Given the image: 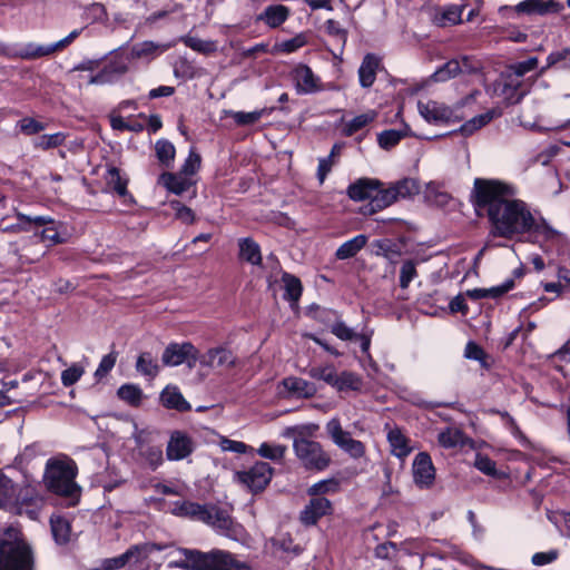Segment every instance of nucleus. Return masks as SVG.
I'll list each match as a JSON object with an SVG mask.
<instances>
[{
  "instance_id": "72a5a7b5",
  "label": "nucleus",
  "mask_w": 570,
  "mask_h": 570,
  "mask_svg": "<svg viewBox=\"0 0 570 570\" xmlns=\"http://www.w3.org/2000/svg\"><path fill=\"white\" fill-rule=\"evenodd\" d=\"M127 72L126 65H108L99 73L89 79L90 85H106L114 82L119 76Z\"/></svg>"
},
{
  "instance_id": "9d476101",
  "label": "nucleus",
  "mask_w": 570,
  "mask_h": 570,
  "mask_svg": "<svg viewBox=\"0 0 570 570\" xmlns=\"http://www.w3.org/2000/svg\"><path fill=\"white\" fill-rule=\"evenodd\" d=\"M204 522L232 539H238L243 534V527L235 523L227 511L215 505L208 508Z\"/></svg>"
},
{
  "instance_id": "4c0bfd02",
  "label": "nucleus",
  "mask_w": 570,
  "mask_h": 570,
  "mask_svg": "<svg viewBox=\"0 0 570 570\" xmlns=\"http://www.w3.org/2000/svg\"><path fill=\"white\" fill-rule=\"evenodd\" d=\"M18 502L17 487L10 479L0 474V507L8 508Z\"/></svg>"
},
{
  "instance_id": "338daca9",
  "label": "nucleus",
  "mask_w": 570,
  "mask_h": 570,
  "mask_svg": "<svg viewBox=\"0 0 570 570\" xmlns=\"http://www.w3.org/2000/svg\"><path fill=\"white\" fill-rule=\"evenodd\" d=\"M117 356H118V354L115 351H111L109 354L105 355L101 358V361L95 372V376L98 379L106 376L115 366Z\"/></svg>"
},
{
  "instance_id": "ea45409f",
  "label": "nucleus",
  "mask_w": 570,
  "mask_h": 570,
  "mask_svg": "<svg viewBox=\"0 0 570 570\" xmlns=\"http://www.w3.org/2000/svg\"><path fill=\"white\" fill-rule=\"evenodd\" d=\"M462 73V67L459 59H452L436 69L432 78L436 82H445Z\"/></svg>"
},
{
  "instance_id": "2f4dec72",
  "label": "nucleus",
  "mask_w": 570,
  "mask_h": 570,
  "mask_svg": "<svg viewBox=\"0 0 570 570\" xmlns=\"http://www.w3.org/2000/svg\"><path fill=\"white\" fill-rule=\"evenodd\" d=\"M282 384L286 391L296 396L311 397L315 393L314 385L301 377H286L283 380Z\"/></svg>"
},
{
  "instance_id": "ddd939ff",
  "label": "nucleus",
  "mask_w": 570,
  "mask_h": 570,
  "mask_svg": "<svg viewBox=\"0 0 570 570\" xmlns=\"http://www.w3.org/2000/svg\"><path fill=\"white\" fill-rule=\"evenodd\" d=\"M291 78L299 95H311L323 89L320 77L306 65L299 63L295 66L291 72Z\"/></svg>"
},
{
  "instance_id": "b1692460",
  "label": "nucleus",
  "mask_w": 570,
  "mask_h": 570,
  "mask_svg": "<svg viewBox=\"0 0 570 570\" xmlns=\"http://www.w3.org/2000/svg\"><path fill=\"white\" fill-rule=\"evenodd\" d=\"M395 202V194L391 186L386 189H380V187H376L372 200L364 206L363 214L372 215L391 206Z\"/></svg>"
},
{
  "instance_id": "49530a36",
  "label": "nucleus",
  "mask_w": 570,
  "mask_h": 570,
  "mask_svg": "<svg viewBox=\"0 0 570 570\" xmlns=\"http://www.w3.org/2000/svg\"><path fill=\"white\" fill-rule=\"evenodd\" d=\"M306 36L303 33L296 35L294 38L284 40L282 42L276 43L273 47V53H292L301 49L306 45Z\"/></svg>"
},
{
  "instance_id": "dca6fc26",
  "label": "nucleus",
  "mask_w": 570,
  "mask_h": 570,
  "mask_svg": "<svg viewBox=\"0 0 570 570\" xmlns=\"http://www.w3.org/2000/svg\"><path fill=\"white\" fill-rule=\"evenodd\" d=\"M194 450V443L190 436L181 431L171 433L167 444L166 454L171 461H178L187 458Z\"/></svg>"
},
{
  "instance_id": "09e8293b",
  "label": "nucleus",
  "mask_w": 570,
  "mask_h": 570,
  "mask_svg": "<svg viewBox=\"0 0 570 570\" xmlns=\"http://www.w3.org/2000/svg\"><path fill=\"white\" fill-rule=\"evenodd\" d=\"M287 451V446L283 444H271L267 442H264L259 445L257 449L258 455H261L264 459H268L272 461H281L285 456V453Z\"/></svg>"
},
{
  "instance_id": "7c9ffc66",
  "label": "nucleus",
  "mask_w": 570,
  "mask_h": 570,
  "mask_svg": "<svg viewBox=\"0 0 570 570\" xmlns=\"http://www.w3.org/2000/svg\"><path fill=\"white\" fill-rule=\"evenodd\" d=\"M161 548L154 543H141L131 546L122 554L127 564H138L147 560L149 554L154 550H160Z\"/></svg>"
},
{
  "instance_id": "9b49d317",
  "label": "nucleus",
  "mask_w": 570,
  "mask_h": 570,
  "mask_svg": "<svg viewBox=\"0 0 570 570\" xmlns=\"http://www.w3.org/2000/svg\"><path fill=\"white\" fill-rule=\"evenodd\" d=\"M272 476L273 468L266 462H256L247 471L236 473L237 480L253 492L264 490Z\"/></svg>"
},
{
  "instance_id": "f8f14e48",
  "label": "nucleus",
  "mask_w": 570,
  "mask_h": 570,
  "mask_svg": "<svg viewBox=\"0 0 570 570\" xmlns=\"http://www.w3.org/2000/svg\"><path fill=\"white\" fill-rule=\"evenodd\" d=\"M237 357L226 346L208 348L204 354L198 353V363L203 367L228 371L236 365Z\"/></svg>"
},
{
  "instance_id": "4be33fe9",
  "label": "nucleus",
  "mask_w": 570,
  "mask_h": 570,
  "mask_svg": "<svg viewBox=\"0 0 570 570\" xmlns=\"http://www.w3.org/2000/svg\"><path fill=\"white\" fill-rule=\"evenodd\" d=\"M386 438L391 446V453L394 456L405 459L412 452L410 440L399 428H390Z\"/></svg>"
},
{
  "instance_id": "c9c22d12",
  "label": "nucleus",
  "mask_w": 570,
  "mask_h": 570,
  "mask_svg": "<svg viewBox=\"0 0 570 570\" xmlns=\"http://www.w3.org/2000/svg\"><path fill=\"white\" fill-rule=\"evenodd\" d=\"M51 532L55 541L58 544H66L70 540L71 527L66 518L60 515L51 517L50 519Z\"/></svg>"
},
{
  "instance_id": "8fccbe9b",
  "label": "nucleus",
  "mask_w": 570,
  "mask_h": 570,
  "mask_svg": "<svg viewBox=\"0 0 570 570\" xmlns=\"http://www.w3.org/2000/svg\"><path fill=\"white\" fill-rule=\"evenodd\" d=\"M312 379L321 380L334 387L336 384L337 372L333 365L314 366L308 371Z\"/></svg>"
},
{
  "instance_id": "473e14b6",
  "label": "nucleus",
  "mask_w": 570,
  "mask_h": 570,
  "mask_svg": "<svg viewBox=\"0 0 570 570\" xmlns=\"http://www.w3.org/2000/svg\"><path fill=\"white\" fill-rule=\"evenodd\" d=\"M284 286V299L288 301L292 306H295L302 295L303 286L301 281L292 274L284 273L282 276Z\"/></svg>"
},
{
  "instance_id": "423d86ee",
  "label": "nucleus",
  "mask_w": 570,
  "mask_h": 570,
  "mask_svg": "<svg viewBox=\"0 0 570 570\" xmlns=\"http://www.w3.org/2000/svg\"><path fill=\"white\" fill-rule=\"evenodd\" d=\"M325 429L332 442L352 459L357 460L365 455L366 449L364 443L353 439L351 433L342 428L338 419H331L326 423Z\"/></svg>"
},
{
  "instance_id": "e2e57ef3",
  "label": "nucleus",
  "mask_w": 570,
  "mask_h": 570,
  "mask_svg": "<svg viewBox=\"0 0 570 570\" xmlns=\"http://www.w3.org/2000/svg\"><path fill=\"white\" fill-rule=\"evenodd\" d=\"M340 483L335 479H326L314 483L308 488L307 492L309 495H316V498L321 494L336 492L338 490Z\"/></svg>"
},
{
  "instance_id": "f704fd0d",
  "label": "nucleus",
  "mask_w": 570,
  "mask_h": 570,
  "mask_svg": "<svg viewBox=\"0 0 570 570\" xmlns=\"http://www.w3.org/2000/svg\"><path fill=\"white\" fill-rule=\"evenodd\" d=\"M367 243L365 235H356L355 237L343 243L336 250L337 259H347L354 257Z\"/></svg>"
},
{
  "instance_id": "6e6d98bb",
  "label": "nucleus",
  "mask_w": 570,
  "mask_h": 570,
  "mask_svg": "<svg viewBox=\"0 0 570 570\" xmlns=\"http://www.w3.org/2000/svg\"><path fill=\"white\" fill-rule=\"evenodd\" d=\"M530 232H532L535 237L542 238L543 240H554L560 236V233L550 226L544 219L537 222L534 217Z\"/></svg>"
},
{
  "instance_id": "6e6552de",
  "label": "nucleus",
  "mask_w": 570,
  "mask_h": 570,
  "mask_svg": "<svg viewBox=\"0 0 570 570\" xmlns=\"http://www.w3.org/2000/svg\"><path fill=\"white\" fill-rule=\"evenodd\" d=\"M460 106L450 107L435 100L419 101L417 110L420 115L428 121L433 124L439 122H455L462 119L459 115Z\"/></svg>"
},
{
  "instance_id": "13d9d810",
  "label": "nucleus",
  "mask_w": 570,
  "mask_h": 570,
  "mask_svg": "<svg viewBox=\"0 0 570 570\" xmlns=\"http://www.w3.org/2000/svg\"><path fill=\"white\" fill-rule=\"evenodd\" d=\"M226 115L232 117L238 126H248L257 122L264 115V110H255L249 112L229 110L226 111Z\"/></svg>"
},
{
  "instance_id": "58836bf2",
  "label": "nucleus",
  "mask_w": 570,
  "mask_h": 570,
  "mask_svg": "<svg viewBox=\"0 0 570 570\" xmlns=\"http://www.w3.org/2000/svg\"><path fill=\"white\" fill-rule=\"evenodd\" d=\"M155 153L160 164L167 168L173 166L176 156L175 146L167 139H159L155 144Z\"/></svg>"
},
{
  "instance_id": "4468645a",
  "label": "nucleus",
  "mask_w": 570,
  "mask_h": 570,
  "mask_svg": "<svg viewBox=\"0 0 570 570\" xmlns=\"http://www.w3.org/2000/svg\"><path fill=\"white\" fill-rule=\"evenodd\" d=\"M413 481L420 489H430L435 481V468L426 452H420L412 463Z\"/></svg>"
},
{
  "instance_id": "de8ad7c7",
  "label": "nucleus",
  "mask_w": 570,
  "mask_h": 570,
  "mask_svg": "<svg viewBox=\"0 0 570 570\" xmlns=\"http://www.w3.org/2000/svg\"><path fill=\"white\" fill-rule=\"evenodd\" d=\"M66 138V134L61 131L50 135H41L35 139L33 146L36 148L47 150L63 145Z\"/></svg>"
},
{
  "instance_id": "0eeeda50",
  "label": "nucleus",
  "mask_w": 570,
  "mask_h": 570,
  "mask_svg": "<svg viewBox=\"0 0 570 570\" xmlns=\"http://www.w3.org/2000/svg\"><path fill=\"white\" fill-rule=\"evenodd\" d=\"M198 352L190 342L170 343L163 352L161 362L166 366H178L185 363L191 370L198 362Z\"/></svg>"
},
{
  "instance_id": "052dcab7",
  "label": "nucleus",
  "mask_w": 570,
  "mask_h": 570,
  "mask_svg": "<svg viewBox=\"0 0 570 570\" xmlns=\"http://www.w3.org/2000/svg\"><path fill=\"white\" fill-rule=\"evenodd\" d=\"M200 164H202L200 155L194 148H191L189 150V155L185 159L179 173L181 175L186 176L187 178H189V176L195 175L199 170Z\"/></svg>"
},
{
  "instance_id": "39448f33",
  "label": "nucleus",
  "mask_w": 570,
  "mask_h": 570,
  "mask_svg": "<svg viewBox=\"0 0 570 570\" xmlns=\"http://www.w3.org/2000/svg\"><path fill=\"white\" fill-rule=\"evenodd\" d=\"M309 438L295 440L293 444L294 453L305 470L323 471L331 464V456L320 442Z\"/></svg>"
},
{
  "instance_id": "412c9836",
  "label": "nucleus",
  "mask_w": 570,
  "mask_h": 570,
  "mask_svg": "<svg viewBox=\"0 0 570 570\" xmlns=\"http://www.w3.org/2000/svg\"><path fill=\"white\" fill-rule=\"evenodd\" d=\"M380 181L376 179L361 178L348 186L347 195L355 202L372 200L376 187H380Z\"/></svg>"
},
{
  "instance_id": "4d7b16f0",
  "label": "nucleus",
  "mask_w": 570,
  "mask_h": 570,
  "mask_svg": "<svg viewBox=\"0 0 570 570\" xmlns=\"http://www.w3.org/2000/svg\"><path fill=\"white\" fill-rule=\"evenodd\" d=\"M407 135V129L396 130L390 129L381 132L377 141L381 148L391 149L400 142V140Z\"/></svg>"
},
{
  "instance_id": "20e7f679",
  "label": "nucleus",
  "mask_w": 570,
  "mask_h": 570,
  "mask_svg": "<svg viewBox=\"0 0 570 570\" xmlns=\"http://www.w3.org/2000/svg\"><path fill=\"white\" fill-rule=\"evenodd\" d=\"M7 538L0 539V570H33V554L30 547L14 529Z\"/></svg>"
},
{
  "instance_id": "c03bdc74",
  "label": "nucleus",
  "mask_w": 570,
  "mask_h": 570,
  "mask_svg": "<svg viewBox=\"0 0 570 570\" xmlns=\"http://www.w3.org/2000/svg\"><path fill=\"white\" fill-rule=\"evenodd\" d=\"M317 430L318 425L314 423L287 426L286 429L283 430L282 436L286 439H293L294 443L295 440L307 439L308 436H313Z\"/></svg>"
},
{
  "instance_id": "393cba45",
  "label": "nucleus",
  "mask_w": 570,
  "mask_h": 570,
  "mask_svg": "<svg viewBox=\"0 0 570 570\" xmlns=\"http://www.w3.org/2000/svg\"><path fill=\"white\" fill-rule=\"evenodd\" d=\"M158 184L175 195H181L193 185L190 178H187L180 173H163L158 178Z\"/></svg>"
},
{
  "instance_id": "a878e982",
  "label": "nucleus",
  "mask_w": 570,
  "mask_h": 570,
  "mask_svg": "<svg viewBox=\"0 0 570 570\" xmlns=\"http://www.w3.org/2000/svg\"><path fill=\"white\" fill-rule=\"evenodd\" d=\"M161 404L167 409H174L179 412L190 410V404L185 400L176 386H167L160 394Z\"/></svg>"
},
{
  "instance_id": "cd10ccee",
  "label": "nucleus",
  "mask_w": 570,
  "mask_h": 570,
  "mask_svg": "<svg viewBox=\"0 0 570 570\" xmlns=\"http://www.w3.org/2000/svg\"><path fill=\"white\" fill-rule=\"evenodd\" d=\"M376 117L377 112L375 110H367L361 115L355 116L351 120H345L343 118V134L347 137L352 136L373 122Z\"/></svg>"
},
{
  "instance_id": "37998d69",
  "label": "nucleus",
  "mask_w": 570,
  "mask_h": 570,
  "mask_svg": "<svg viewBox=\"0 0 570 570\" xmlns=\"http://www.w3.org/2000/svg\"><path fill=\"white\" fill-rule=\"evenodd\" d=\"M136 370L142 375L154 379L159 373V365L150 353L142 352L137 358Z\"/></svg>"
},
{
  "instance_id": "bf43d9fd",
  "label": "nucleus",
  "mask_w": 570,
  "mask_h": 570,
  "mask_svg": "<svg viewBox=\"0 0 570 570\" xmlns=\"http://www.w3.org/2000/svg\"><path fill=\"white\" fill-rule=\"evenodd\" d=\"M117 394H118L119 399H121L122 401H126L127 403H129L131 405L139 404L141 396H142L141 390L137 385H134V384L121 385L118 389Z\"/></svg>"
},
{
  "instance_id": "603ef678",
  "label": "nucleus",
  "mask_w": 570,
  "mask_h": 570,
  "mask_svg": "<svg viewBox=\"0 0 570 570\" xmlns=\"http://www.w3.org/2000/svg\"><path fill=\"white\" fill-rule=\"evenodd\" d=\"M362 380L358 375L344 371L341 374H337L336 377V384H334V387L338 391L344 390H354L357 391L361 389Z\"/></svg>"
},
{
  "instance_id": "79ce46f5",
  "label": "nucleus",
  "mask_w": 570,
  "mask_h": 570,
  "mask_svg": "<svg viewBox=\"0 0 570 570\" xmlns=\"http://www.w3.org/2000/svg\"><path fill=\"white\" fill-rule=\"evenodd\" d=\"M498 115L499 112L495 110H489L482 115H478L463 124L460 128V131L465 136L472 135L475 130L489 124Z\"/></svg>"
},
{
  "instance_id": "f3484780",
  "label": "nucleus",
  "mask_w": 570,
  "mask_h": 570,
  "mask_svg": "<svg viewBox=\"0 0 570 570\" xmlns=\"http://www.w3.org/2000/svg\"><path fill=\"white\" fill-rule=\"evenodd\" d=\"M79 35H80L79 30H73L63 39H61L52 45H49V46H37V45L30 43L23 48V50L21 51V57L24 59H35V58L49 56V55L69 46Z\"/></svg>"
},
{
  "instance_id": "a211bd4d",
  "label": "nucleus",
  "mask_w": 570,
  "mask_h": 570,
  "mask_svg": "<svg viewBox=\"0 0 570 570\" xmlns=\"http://www.w3.org/2000/svg\"><path fill=\"white\" fill-rule=\"evenodd\" d=\"M14 212L17 217V223L6 226H0V229L3 233L18 234L22 232H30L32 226H45L48 224H53V219L48 216H27L20 212H17L14 208L11 209Z\"/></svg>"
},
{
  "instance_id": "f257e3e1",
  "label": "nucleus",
  "mask_w": 570,
  "mask_h": 570,
  "mask_svg": "<svg viewBox=\"0 0 570 570\" xmlns=\"http://www.w3.org/2000/svg\"><path fill=\"white\" fill-rule=\"evenodd\" d=\"M474 194L476 206L487 210L494 236L512 238L530 233L533 215L523 200L515 198L514 186L500 180L476 178Z\"/></svg>"
},
{
  "instance_id": "e433bc0d",
  "label": "nucleus",
  "mask_w": 570,
  "mask_h": 570,
  "mask_svg": "<svg viewBox=\"0 0 570 570\" xmlns=\"http://www.w3.org/2000/svg\"><path fill=\"white\" fill-rule=\"evenodd\" d=\"M239 256L242 259L253 264L259 265L262 262V254L259 245L252 238L239 239Z\"/></svg>"
},
{
  "instance_id": "680f3d73",
  "label": "nucleus",
  "mask_w": 570,
  "mask_h": 570,
  "mask_svg": "<svg viewBox=\"0 0 570 570\" xmlns=\"http://www.w3.org/2000/svg\"><path fill=\"white\" fill-rule=\"evenodd\" d=\"M559 63L563 68L570 67V47L551 52L547 57V66L541 69V72H544L546 69Z\"/></svg>"
},
{
  "instance_id": "774afa93",
  "label": "nucleus",
  "mask_w": 570,
  "mask_h": 570,
  "mask_svg": "<svg viewBox=\"0 0 570 570\" xmlns=\"http://www.w3.org/2000/svg\"><path fill=\"white\" fill-rule=\"evenodd\" d=\"M18 126L24 135H36L46 129V125L30 117L22 118Z\"/></svg>"
},
{
  "instance_id": "c85d7f7f",
  "label": "nucleus",
  "mask_w": 570,
  "mask_h": 570,
  "mask_svg": "<svg viewBox=\"0 0 570 570\" xmlns=\"http://www.w3.org/2000/svg\"><path fill=\"white\" fill-rule=\"evenodd\" d=\"M379 59L374 55H366L358 69L360 83L364 88L371 87L376 78Z\"/></svg>"
},
{
  "instance_id": "0e129e2a",
  "label": "nucleus",
  "mask_w": 570,
  "mask_h": 570,
  "mask_svg": "<svg viewBox=\"0 0 570 570\" xmlns=\"http://www.w3.org/2000/svg\"><path fill=\"white\" fill-rule=\"evenodd\" d=\"M538 58L531 57L528 60L517 62L514 65H511L507 68L512 75H514L517 78L522 79V77L534 70L538 66Z\"/></svg>"
},
{
  "instance_id": "5701e85b",
  "label": "nucleus",
  "mask_w": 570,
  "mask_h": 570,
  "mask_svg": "<svg viewBox=\"0 0 570 570\" xmlns=\"http://www.w3.org/2000/svg\"><path fill=\"white\" fill-rule=\"evenodd\" d=\"M171 47L170 43H157L154 41H142L135 43L130 49V55L136 59H154Z\"/></svg>"
},
{
  "instance_id": "f03ea898",
  "label": "nucleus",
  "mask_w": 570,
  "mask_h": 570,
  "mask_svg": "<svg viewBox=\"0 0 570 570\" xmlns=\"http://www.w3.org/2000/svg\"><path fill=\"white\" fill-rule=\"evenodd\" d=\"M185 559L169 562L171 568L193 570H253L247 563L236 559L232 553L224 550H212L200 552L198 550H179Z\"/></svg>"
},
{
  "instance_id": "a19ab883",
  "label": "nucleus",
  "mask_w": 570,
  "mask_h": 570,
  "mask_svg": "<svg viewBox=\"0 0 570 570\" xmlns=\"http://www.w3.org/2000/svg\"><path fill=\"white\" fill-rule=\"evenodd\" d=\"M513 287V281H509L501 286H494L491 288H474L466 291L465 295L472 299H480L484 297H499Z\"/></svg>"
},
{
  "instance_id": "2eb2a0df",
  "label": "nucleus",
  "mask_w": 570,
  "mask_h": 570,
  "mask_svg": "<svg viewBox=\"0 0 570 570\" xmlns=\"http://www.w3.org/2000/svg\"><path fill=\"white\" fill-rule=\"evenodd\" d=\"M332 512V503L328 499L324 497H317L312 500L304 507L301 511L299 520L306 525H315L317 521L330 514Z\"/></svg>"
},
{
  "instance_id": "5fc2aeb1",
  "label": "nucleus",
  "mask_w": 570,
  "mask_h": 570,
  "mask_svg": "<svg viewBox=\"0 0 570 570\" xmlns=\"http://www.w3.org/2000/svg\"><path fill=\"white\" fill-rule=\"evenodd\" d=\"M391 187L395 194L396 200L416 195L420 190L416 181L410 178L402 179Z\"/></svg>"
},
{
  "instance_id": "3c124183",
  "label": "nucleus",
  "mask_w": 570,
  "mask_h": 570,
  "mask_svg": "<svg viewBox=\"0 0 570 570\" xmlns=\"http://www.w3.org/2000/svg\"><path fill=\"white\" fill-rule=\"evenodd\" d=\"M439 443L446 449L463 444V433L456 428H448L439 433Z\"/></svg>"
},
{
  "instance_id": "a18cd8bd",
  "label": "nucleus",
  "mask_w": 570,
  "mask_h": 570,
  "mask_svg": "<svg viewBox=\"0 0 570 570\" xmlns=\"http://www.w3.org/2000/svg\"><path fill=\"white\" fill-rule=\"evenodd\" d=\"M106 183L108 187L115 190L119 196L124 197L127 195L128 180L120 175V171L116 167L108 169Z\"/></svg>"
},
{
  "instance_id": "1a4fd4ad",
  "label": "nucleus",
  "mask_w": 570,
  "mask_h": 570,
  "mask_svg": "<svg viewBox=\"0 0 570 570\" xmlns=\"http://www.w3.org/2000/svg\"><path fill=\"white\" fill-rule=\"evenodd\" d=\"M493 94L509 105L517 104L524 95L522 91V79L517 78L505 69L494 81Z\"/></svg>"
},
{
  "instance_id": "69168bd1",
  "label": "nucleus",
  "mask_w": 570,
  "mask_h": 570,
  "mask_svg": "<svg viewBox=\"0 0 570 570\" xmlns=\"http://www.w3.org/2000/svg\"><path fill=\"white\" fill-rule=\"evenodd\" d=\"M83 373L85 370L82 366L77 364L71 365L61 373L62 385L66 387L73 385L76 382L80 380Z\"/></svg>"
},
{
  "instance_id": "7ed1b4c3",
  "label": "nucleus",
  "mask_w": 570,
  "mask_h": 570,
  "mask_svg": "<svg viewBox=\"0 0 570 570\" xmlns=\"http://www.w3.org/2000/svg\"><path fill=\"white\" fill-rule=\"evenodd\" d=\"M77 468L68 459L49 460L46 465L43 482L51 492L67 498H76L79 488L75 482Z\"/></svg>"
},
{
  "instance_id": "c756f323",
  "label": "nucleus",
  "mask_w": 570,
  "mask_h": 570,
  "mask_svg": "<svg viewBox=\"0 0 570 570\" xmlns=\"http://www.w3.org/2000/svg\"><path fill=\"white\" fill-rule=\"evenodd\" d=\"M208 508L209 507L207 505H202L195 502L181 501L175 503L171 512L175 515L190 517L204 522Z\"/></svg>"
},
{
  "instance_id": "aec40b11",
  "label": "nucleus",
  "mask_w": 570,
  "mask_h": 570,
  "mask_svg": "<svg viewBox=\"0 0 570 570\" xmlns=\"http://www.w3.org/2000/svg\"><path fill=\"white\" fill-rule=\"evenodd\" d=\"M560 4L554 0H523L515 6L517 14H547L558 12Z\"/></svg>"
},
{
  "instance_id": "bb28decb",
  "label": "nucleus",
  "mask_w": 570,
  "mask_h": 570,
  "mask_svg": "<svg viewBox=\"0 0 570 570\" xmlns=\"http://www.w3.org/2000/svg\"><path fill=\"white\" fill-rule=\"evenodd\" d=\"M289 16V9L283 4H273L265 8L258 19L271 28H277L284 23Z\"/></svg>"
},
{
  "instance_id": "6ab92c4d",
  "label": "nucleus",
  "mask_w": 570,
  "mask_h": 570,
  "mask_svg": "<svg viewBox=\"0 0 570 570\" xmlns=\"http://www.w3.org/2000/svg\"><path fill=\"white\" fill-rule=\"evenodd\" d=\"M464 4H448L434 10L432 21L435 26L445 28L456 26L462 22Z\"/></svg>"
},
{
  "instance_id": "864d4df0",
  "label": "nucleus",
  "mask_w": 570,
  "mask_h": 570,
  "mask_svg": "<svg viewBox=\"0 0 570 570\" xmlns=\"http://www.w3.org/2000/svg\"><path fill=\"white\" fill-rule=\"evenodd\" d=\"M181 41L190 49L200 53H212L217 50V43L213 40H203L197 37H184Z\"/></svg>"
}]
</instances>
